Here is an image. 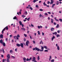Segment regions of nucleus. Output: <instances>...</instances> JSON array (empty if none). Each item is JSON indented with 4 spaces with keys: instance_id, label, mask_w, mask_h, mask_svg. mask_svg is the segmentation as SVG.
Masks as SVG:
<instances>
[{
    "instance_id": "1",
    "label": "nucleus",
    "mask_w": 62,
    "mask_h": 62,
    "mask_svg": "<svg viewBox=\"0 0 62 62\" xmlns=\"http://www.w3.org/2000/svg\"><path fill=\"white\" fill-rule=\"evenodd\" d=\"M35 51H37L38 52H39V48H38V47H36L35 48H33V51H35Z\"/></svg>"
},
{
    "instance_id": "2",
    "label": "nucleus",
    "mask_w": 62,
    "mask_h": 62,
    "mask_svg": "<svg viewBox=\"0 0 62 62\" xmlns=\"http://www.w3.org/2000/svg\"><path fill=\"white\" fill-rule=\"evenodd\" d=\"M32 61L33 62H37V61L36 60V58L35 57H34L32 58Z\"/></svg>"
},
{
    "instance_id": "3",
    "label": "nucleus",
    "mask_w": 62,
    "mask_h": 62,
    "mask_svg": "<svg viewBox=\"0 0 62 62\" xmlns=\"http://www.w3.org/2000/svg\"><path fill=\"white\" fill-rule=\"evenodd\" d=\"M39 51L40 52H43V50H44V47L43 46L41 48V50H40L39 48Z\"/></svg>"
},
{
    "instance_id": "4",
    "label": "nucleus",
    "mask_w": 62,
    "mask_h": 62,
    "mask_svg": "<svg viewBox=\"0 0 62 62\" xmlns=\"http://www.w3.org/2000/svg\"><path fill=\"white\" fill-rule=\"evenodd\" d=\"M32 59V57H31L29 59L28 58H27L26 59V61H30Z\"/></svg>"
},
{
    "instance_id": "5",
    "label": "nucleus",
    "mask_w": 62,
    "mask_h": 62,
    "mask_svg": "<svg viewBox=\"0 0 62 62\" xmlns=\"http://www.w3.org/2000/svg\"><path fill=\"white\" fill-rule=\"evenodd\" d=\"M28 43H29V42L28 41H27L26 43V45L27 46H28Z\"/></svg>"
},
{
    "instance_id": "6",
    "label": "nucleus",
    "mask_w": 62,
    "mask_h": 62,
    "mask_svg": "<svg viewBox=\"0 0 62 62\" xmlns=\"http://www.w3.org/2000/svg\"><path fill=\"white\" fill-rule=\"evenodd\" d=\"M20 36L19 35V34H18L17 35V36H16V39L17 40H18L19 39V38H20Z\"/></svg>"
},
{
    "instance_id": "7",
    "label": "nucleus",
    "mask_w": 62,
    "mask_h": 62,
    "mask_svg": "<svg viewBox=\"0 0 62 62\" xmlns=\"http://www.w3.org/2000/svg\"><path fill=\"white\" fill-rule=\"evenodd\" d=\"M28 7H30L29 8L31 9V10H33V8H32L31 7V5H28Z\"/></svg>"
},
{
    "instance_id": "8",
    "label": "nucleus",
    "mask_w": 62,
    "mask_h": 62,
    "mask_svg": "<svg viewBox=\"0 0 62 62\" xmlns=\"http://www.w3.org/2000/svg\"><path fill=\"white\" fill-rule=\"evenodd\" d=\"M0 38L1 39H3V35L1 34L0 35Z\"/></svg>"
},
{
    "instance_id": "9",
    "label": "nucleus",
    "mask_w": 62,
    "mask_h": 62,
    "mask_svg": "<svg viewBox=\"0 0 62 62\" xmlns=\"http://www.w3.org/2000/svg\"><path fill=\"white\" fill-rule=\"evenodd\" d=\"M20 46H21L22 48H23V44L22 43H21Z\"/></svg>"
},
{
    "instance_id": "10",
    "label": "nucleus",
    "mask_w": 62,
    "mask_h": 62,
    "mask_svg": "<svg viewBox=\"0 0 62 62\" xmlns=\"http://www.w3.org/2000/svg\"><path fill=\"white\" fill-rule=\"evenodd\" d=\"M0 43L1 44H2L3 43V39H1L0 40Z\"/></svg>"
},
{
    "instance_id": "11",
    "label": "nucleus",
    "mask_w": 62,
    "mask_h": 62,
    "mask_svg": "<svg viewBox=\"0 0 62 62\" xmlns=\"http://www.w3.org/2000/svg\"><path fill=\"white\" fill-rule=\"evenodd\" d=\"M7 58H8L9 59V58H10V55H9V54H8L7 55Z\"/></svg>"
},
{
    "instance_id": "12",
    "label": "nucleus",
    "mask_w": 62,
    "mask_h": 62,
    "mask_svg": "<svg viewBox=\"0 0 62 62\" xmlns=\"http://www.w3.org/2000/svg\"><path fill=\"white\" fill-rule=\"evenodd\" d=\"M54 28H51V31H54Z\"/></svg>"
},
{
    "instance_id": "13",
    "label": "nucleus",
    "mask_w": 62,
    "mask_h": 62,
    "mask_svg": "<svg viewBox=\"0 0 62 62\" xmlns=\"http://www.w3.org/2000/svg\"><path fill=\"white\" fill-rule=\"evenodd\" d=\"M54 39H55V37H54V36H53V37L52 38V41H53V40H54Z\"/></svg>"
},
{
    "instance_id": "14",
    "label": "nucleus",
    "mask_w": 62,
    "mask_h": 62,
    "mask_svg": "<svg viewBox=\"0 0 62 62\" xmlns=\"http://www.w3.org/2000/svg\"><path fill=\"white\" fill-rule=\"evenodd\" d=\"M53 35H57V32H54L53 33Z\"/></svg>"
},
{
    "instance_id": "15",
    "label": "nucleus",
    "mask_w": 62,
    "mask_h": 62,
    "mask_svg": "<svg viewBox=\"0 0 62 62\" xmlns=\"http://www.w3.org/2000/svg\"><path fill=\"white\" fill-rule=\"evenodd\" d=\"M2 44L3 46H4V47H5V46H6V44H5V42H3Z\"/></svg>"
},
{
    "instance_id": "16",
    "label": "nucleus",
    "mask_w": 62,
    "mask_h": 62,
    "mask_svg": "<svg viewBox=\"0 0 62 62\" xmlns=\"http://www.w3.org/2000/svg\"><path fill=\"white\" fill-rule=\"evenodd\" d=\"M39 0H34L33 2V3H36L37 1H38Z\"/></svg>"
},
{
    "instance_id": "17",
    "label": "nucleus",
    "mask_w": 62,
    "mask_h": 62,
    "mask_svg": "<svg viewBox=\"0 0 62 62\" xmlns=\"http://www.w3.org/2000/svg\"><path fill=\"white\" fill-rule=\"evenodd\" d=\"M19 23L20 25H22V22L21 21H19Z\"/></svg>"
},
{
    "instance_id": "18",
    "label": "nucleus",
    "mask_w": 62,
    "mask_h": 62,
    "mask_svg": "<svg viewBox=\"0 0 62 62\" xmlns=\"http://www.w3.org/2000/svg\"><path fill=\"white\" fill-rule=\"evenodd\" d=\"M16 46H18V47H20V44H16Z\"/></svg>"
},
{
    "instance_id": "19",
    "label": "nucleus",
    "mask_w": 62,
    "mask_h": 62,
    "mask_svg": "<svg viewBox=\"0 0 62 62\" xmlns=\"http://www.w3.org/2000/svg\"><path fill=\"white\" fill-rule=\"evenodd\" d=\"M52 8H54V6L55 5V4H52Z\"/></svg>"
},
{
    "instance_id": "20",
    "label": "nucleus",
    "mask_w": 62,
    "mask_h": 62,
    "mask_svg": "<svg viewBox=\"0 0 62 62\" xmlns=\"http://www.w3.org/2000/svg\"><path fill=\"white\" fill-rule=\"evenodd\" d=\"M21 30H23V31H25V28H22L21 29Z\"/></svg>"
},
{
    "instance_id": "21",
    "label": "nucleus",
    "mask_w": 62,
    "mask_h": 62,
    "mask_svg": "<svg viewBox=\"0 0 62 62\" xmlns=\"http://www.w3.org/2000/svg\"><path fill=\"white\" fill-rule=\"evenodd\" d=\"M6 60L7 61V62H9V59L8 58H7L6 59Z\"/></svg>"
},
{
    "instance_id": "22",
    "label": "nucleus",
    "mask_w": 62,
    "mask_h": 62,
    "mask_svg": "<svg viewBox=\"0 0 62 62\" xmlns=\"http://www.w3.org/2000/svg\"><path fill=\"white\" fill-rule=\"evenodd\" d=\"M5 28V29H6V30H8V26H7Z\"/></svg>"
},
{
    "instance_id": "23",
    "label": "nucleus",
    "mask_w": 62,
    "mask_h": 62,
    "mask_svg": "<svg viewBox=\"0 0 62 62\" xmlns=\"http://www.w3.org/2000/svg\"><path fill=\"white\" fill-rule=\"evenodd\" d=\"M13 52V50H10V54H12V53Z\"/></svg>"
},
{
    "instance_id": "24",
    "label": "nucleus",
    "mask_w": 62,
    "mask_h": 62,
    "mask_svg": "<svg viewBox=\"0 0 62 62\" xmlns=\"http://www.w3.org/2000/svg\"><path fill=\"white\" fill-rule=\"evenodd\" d=\"M13 19L14 20H16V19H17V17H16V16H15L13 17Z\"/></svg>"
},
{
    "instance_id": "25",
    "label": "nucleus",
    "mask_w": 62,
    "mask_h": 62,
    "mask_svg": "<svg viewBox=\"0 0 62 62\" xmlns=\"http://www.w3.org/2000/svg\"><path fill=\"white\" fill-rule=\"evenodd\" d=\"M58 27H59V24H58L56 26V28H58Z\"/></svg>"
},
{
    "instance_id": "26",
    "label": "nucleus",
    "mask_w": 62,
    "mask_h": 62,
    "mask_svg": "<svg viewBox=\"0 0 62 62\" xmlns=\"http://www.w3.org/2000/svg\"><path fill=\"white\" fill-rule=\"evenodd\" d=\"M43 4L45 6H47V4H46L45 3V2H44Z\"/></svg>"
},
{
    "instance_id": "27",
    "label": "nucleus",
    "mask_w": 62,
    "mask_h": 62,
    "mask_svg": "<svg viewBox=\"0 0 62 62\" xmlns=\"http://www.w3.org/2000/svg\"><path fill=\"white\" fill-rule=\"evenodd\" d=\"M44 48L46 49H47V46H44Z\"/></svg>"
},
{
    "instance_id": "28",
    "label": "nucleus",
    "mask_w": 62,
    "mask_h": 62,
    "mask_svg": "<svg viewBox=\"0 0 62 62\" xmlns=\"http://www.w3.org/2000/svg\"><path fill=\"white\" fill-rule=\"evenodd\" d=\"M38 35H40V32L39 31H38Z\"/></svg>"
},
{
    "instance_id": "29",
    "label": "nucleus",
    "mask_w": 62,
    "mask_h": 62,
    "mask_svg": "<svg viewBox=\"0 0 62 62\" xmlns=\"http://www.w3.org/2000/svg\"><path fill=\"white\" fill-rule=\"evenodd\" d=\"M51 23H54V22H53V21H54V19H51Z\"/></svg>"
},
{
    "instance_id": "30",
    "label": "nucleus",
    "mask_w": 62,
    "mask_h": 62,
    "mask_svg": "<svg viewBox=\"0 0 62 62\" xmlns=\"http://www.w3.org/2000/svg\"><path fill=\"white\" fill-rule=\"evenodd\" d=\"M57 49L58 50H59V49H60V48H59V47L58 46H57Z\"/></svg>"
},
{
    "instance_id": "31",
    "label": "nucleus",
    "mask_w": 62,
    "mask_h": 62,
    "mask_svg": "<svg viewBox=\"0 0 62 62\" xmlns=\"http://www.w3.org/2000/svg\"><path fill=\"white\" fill-rule=\"evenodd\" d=\"M22 17L24 18V17H25V16H24V15H22Z\"/></svg>"
},
{
    "instance_id": "32",
    "label": "nucleus",
    "mask_w": 62,
    "mask_h": 62,
    "mask_svg": "<svg viewBox=\"0 0 62 62\" xmlns=\"http://www.w3.org/2000/svg\"><path fill=\"white\" fill-rule=\"evenodd\" d=\"M23 59L24 61H25L26 60V58L24 57L23 58Z\"/></svg>"
},
{
    "instance_id": "33",
    "label": "nucleus",
    "mask_w": 62,
    "mask_h": 62,
    "mask_svg": "<svg viewBox=\"0 0 62 62\" xmlns=\"http://www.w3.org/2000/svg\"><path fill=\"white\" fill-rule=\"evenodd\" d=\"M39 16H40V18L41 17H43V16H42V15H41V14H40V15Z\"/></svg>"
},
{
    "instance_id": "34",
    "label": "nucleus",
    "mask_w": 62,
    "mask_h": 62,
    "mask_svg": "<svg viewBox=\"0 0 62 62\" xmlns=\"http://www.w3.org/2000/svg\"><path fill=\"white\" fill-rule=\"evenodd\" d=\"M58 2H59V1H57L56 2V3H56V5H58V4H59V3Z\"/></svg>"
},
{
    "instance_id": "35",
    "label": "nucleus",
    "mask_w": 62,
    "mask_h": 62,
    "mask_svg": "<svg viewBox=\"0 0 62 62\" xmlns=\"http://www.w3.org/2000/svg\"><path fill=\"white\" fill-rule=\"evenodd\" d=\"M56 36L57 38H58V37H60V36L59 35V34H57L56 35Z\"/></svg>"
},
{
    "instance_id": "36",
    "label": "nucleus",
    "mask_w": 62,
    "mask_h": 62,
    "mask_svg": "<svg viewBox=\"0 0 62 62\" xmlns=\"http://www.w3.org/2000/svg\"><path fill=\"white\" fill-rule=\"evenodd\" d=\"M40 11H43V10L42 9H39Z\"/></svg>"
},
{
    "instance_id": "37",
    "label": "nucleus",
    "mask_w": 62,
    "mask_h": 62,
    "mask_svg": "<svg viewBox=\"0 0 62 62\" xmlns=\"http://www.w3.org/2000/svg\"><path fill=\"white\" fill-rule=\"evenodd\" d=\"M44 14L46 16H47V15H48V14H47V13H45Z\"/></svg>"
},
{
    "instance_id": "38",
    "label": "nucleus",
    "mask_w": 62,
    "mask_h": 62,
    "mask_svg": "<svg viewBox=\"0 0 62 62\" xmlns=\"http://www.w3.org/2000/svg\"><path fill=\"white\" fill-rule=\"evenodd\" d=\"M59 20L61 22H62V19H59Z\"/></svg>"
},
{
    "instance_id": "39",
    "label": "nucleus",
    "mask_w": 62,
    "mask_h": 62,
    "mask_svg": "<svg viewBox=\"0 0 62 62\" xmlns=\"http://www.w3.org/2000/svg\"><path fill=\"white\" fill-rule=\"evenodd\" d=\"M54 59H52V60H51V62H54Z\"/></svg>"
},
{
    "instance_id": "40",
    "label": "nucleus",
    "mask_w": 62,
    "mask_h": 62,
    "mask_svg": "<svg viewBox=\"0 0 62 62\" xmlns=\"http://www.w3.org/2000/svg\"><path fill=\"white\" fill-rule=\"evenodd\" d=\"M37 59H38V60H39V56H38V57Z\"/></svg>"
},
{
    "instance_id": "41",
    "label": "nucleus",
    "mask_w": 62,
    "mask_h": 62,
    "mask_svg": "<svg viewBox=\"0 0 62 62\" xmlns=\"http://www.w3.org/2000/svg\"><path fill=\"white\" fill-rule=\"evenodd\" d=\"M2 52L4 54H5V52L4 51V49L3 48L2 49Z\"/></svg>"
},
{
    "instance_id": "42",
    "label": "nucleus",
    "mask_w": 62,
    "mask_h": 62,
    "mask_svg": "<svg viewBox=\"0 0 62 62\" xmlns=\"http://www.w3.org/2000/svg\"><path fill=\"white\" fill-rule=\"evenodd\" d=\"M24 36H25V37H27V35L25 34H24Z\"/></svg>"
},
{
    "instance_id": "43",
    "label": "nucleus",
    "mask_w": 62,
    "mask_h": 62,
    "mask_svg": "<svg viewBox=\"0 0 62 62\" xmlns=\"http://www.w3.org/2000/svg\"><path fill=\"white\" fill-rule=\"evenodd\" d=\"M44 51L45 52H48V50H46Z\"/></svg>"
},
{
    "instance_id": "44",
    "label": "nucleus",
    "mask_w": 62,
    "mask_h": 62,
    "mask_svg": "<svg viewBox=\"0 0 62 62\" xmlns=\"http://www.w3.org/2000/svg\"><path fill=\"white\" fill-rule=\"evenodd\" d=\"M30 18H28V19H27V21H29V20H30Z\"/></svg>"
},
{
    "instance_id": "45",
    "label": "nucleus",
    "mask_w": 62,
    "mask_h": 62,
    "mask_svg": "<svg viewBox=\"0 0 62 62\" xmlns=\"http://www.w3.org/2000/svg\"><path fill=\"white\" fill-rule=\"evenodd\" d=\"M36 7L37 8H39V6L38 5H36Z\"/></svg>"
},
{
    "instance_id": "46",
    "label": "nucleus",
    "mask_w": 62,
    "mask_h": 62,
    "mask_svg": "<svg viewBox=\"0 0 62 62\" xmlns=\"http://www.w3.org/2000/svg\"><path fill=\"white\" fill-rule=\"evenodd\" d=\"M24 41L25 42L26 40V39L25 38H24Z\"/></svg>"
},
{
    "instance_id": "47",
    "label": "nucleus",
    "mask_w": 62,
    "mask_h": 62,
    "mask_svg": "<svg viewBox=\"0 0 62 62\" xmlns=\"http://www.w3.org/2000/svg\"><path fill=\"white\" fill-rule=\"evenodd\" d=\"M25 15H27V11H26L25 12Z\"/></svg>"
},
{
    "instance_id": "48",
    "label": "nucleus",
    "mask_w": 62,
    "mask_h": 62,
    "mask_svg": "<svg viewBox=\"0 0 62 62\" xmlns=\"http://www.w3.org/2000/svg\"><path fill=\"white\" fill-rule=\"evenodd\" d=\"M15 52H17V48H16L15 49Z\"/></svg>"
},
{
    "instance_id": "49",
    "label": "nucleus",
    "mask_w": 62,
    "mask_h": 62,
    "mask_svg": "<svg viewBox=\"0 0 62 62\" xmlns=\"http://www.w3.org/2000/svg\"><path fill=\"white\" fill-rule=\"evenodd\" d=\"M13 36L12 35H10L9 36V37H10V38H11V37H12Z\"/></svg>"
},
{
    "instance_id": "50",
    "label": "nucleus",
    "mask_w": 62,
    "mask_h": 62,
    "mask_svg": "<svg viewBox=\"0 0 62 62\" xmlns=\"http://www.w3.org/2000/svg\"><path fill=\"white\" fill-rule=\"evenodd\" d=\"M30 37V38L31 39H32V37H31V35H29Z\"/></svg>"
},
{
    "instance_id": "51",
    "label": "nucleus",
    "mask_w": 62,
    "mask_h": 62,
    "mask_svg": "<svg viewBox=\"0 0 62 62\" xmlns=\"http://www.w3.org/2000/svg\"><path fill=\"white\" fill-rule=\"evenodd\" d=\"M54 25H56V23H55V22H54Z\"/></svg>"
},
{
    "instance_id": "52",
    "label": "nucleus",
    "mask_w": 62,
    "mask_h": 62,
    "mask_svg": "<svg viewBox=\"0 0 62 62\" xmlns=\"http://www.w3.org/2000/svg\"><path fill=\"white\" fill-rule=\"evenodd\" d=\"M50 4V2L49 1H48L47 2V4Z\"/></svg>"
},
{
    "instance_id": "53",
    "label": "nucleus",
    "mask_w": 62,
    "mask_h": 62,
    "mask_svg": "<svg viewBox=\"0 0 62 62\" xmlns=\"http://www.w3.org/2000/svg\"><path fill=\"white\" fill-rule=\"evenodd\" d=\"M42 36H44V33L43 32H42Z\"/></svg>"
},
{
    "instance_id": "54",
    "label": "nucleus",
    "mask_w": 62,
    "mask_h": 62,
    "mask_svg": "<svg viewBox=\"0 0 62 62\" xmlns=\"http://www.w3.org/2000/svg\"><path fill=\"white\" fill-rule=\"evenodd\" d=\"M42 40H41L40 42H39V44H40L41 43H42Z\"/></svg>"
},
{
    "instance_id": "55",
    "label": "nucleus",
    "mask_w": 62,
    "mask_h": 62,
    "mask_svg": "<svg viewBox=\"0 0 62 62\" xmlns=\"http://www.w3.org/2000/svg\"><path fill=\"white\" fill-rule=\"evenodd\" d=\"M53 3H54V2H50V4H53Z\"/></svg>"
},
{
    "instance_id": "56",
    "label": "nucleus",
    "mask_w": 62,
    "mask_h": 62,
    "mask_svg": "<svg viewBox=\"0 0 62 62\" xmlns=\"http://www.w3.org/2000/svg\"><path fill=\"white\" fill-rule=\"evenodd\" d=\"M31 26L32 27H34V25H33L32 24H31Z\"/></svg>"
},
{
    "instance_id": "57",
    "label": "nucleus",
    "mask_w": 62,
    "mask_h": 62,
    "mask_svg": "<svg viewBox=\"0 0 62 62\" xmlns=\"http://www.w3.org/2000/svg\"><path fill=\"white\" fill-rule=\"evenodd\" d=\"M33 43L34 44H35L36 43V42H35V41H34V40H33Z\"/></svg>"
},
{
    "instance_id": "58",
    "label": "nucleus",
    "mask_w": 62,
    "mask_h": 62,
    "mask_svg": "<svg viewBox=\"0 0 62 62\" xmlns=\"http://www.w3.org/2000/svg\"><path fill=\"white\" fill-rule=\"evenodd\" d=\"M6 30V29H5V28H4L3 30V31H4Z\"/></svg>"
},
{
    "instance_id": "59",
    "label": "nucleus",
    "mask_w": 62,
    "mask_h": 62,
    "mask_svg": "<svg viewBox=\"0 0 62 62\" xmlns=\"http://www.w3.org/2000/svg\"><path fill=\"white\" fill-rule=\"evenodd\" d=\"M11 57H12V58H15V57L14 56H12Z\"/></svg>"
},
{
    "instance_id": "60",
    "label": "nucleus",
    "mask_w": 62,
    "mask_h": 62,
    "mask_svg": "<svg viewBox=\"0 0 62 62\" xmlns=\"http://www.w3.org/2000/svg\"><path fill=\"white\" fill-rule=\"evenodd\" d=\"M38 28H39V29H40V26H38Z\"/></svg>"
},
{
    "instance_id": "61",
    "label": "nucleus",
    "mask_w": 62,
    "mask_h": 62,
    "mask_svg": "<svg viewBox=\"0 0 62 62\" xmlns=\"http://www.w3.org/2000/svg\"><path fill=\"white\" fill-rule=\"evenodd\" d=\"M49 58L52 59V56L51 55L49 56Z\"/></svg>"
},
{
    "instance_id": "62",
    "label": "nucleus",
    "mask_w": 62,
    "mask_h": 62,
    "mask_svg": "<svg viewBox=\"0 0 62 62\" xmlns=\"http://www.w3.org/2000/svg\"><path fill=\"white\" fill-rule=\"evenodd\" d=\"M8 38H7L6 39V41H8Z\"/></svg>"
},
{
    "instance_id": "63",
    "label": "nucleus",
    "mask_w": 62,
    "mask_h": 62,
    "mask_svg": "<svg viewBox=\"0 0 62 62\" xmlns=\"http://www.w3.org/2000/svg\"><path fill=\"white\" fill-rule=\"evenodd\" d=\"M3 62H5V59H3L2 60Z\"/></svg>"
},
{
    "instance_id": "64",
    "label": "nucleus",
    "mask_w": 62,
    "mask_h": 62,
    "mask_svg": "<svg viewBox=\"0 0 62 62\" xmlns=\"http://www.w3.org/2000/svg\"><path fill=\"white\" fill-rule=\"evenodd\" d=\"M48 13L49 14H51V12H48Z\"/></svg>"
}]
</instances>
